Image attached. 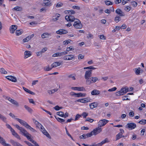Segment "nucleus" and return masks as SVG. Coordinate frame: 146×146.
Masks as SVG:
<instances>
[{
    "label": "nucleus",
    "instance_id": "nucleus-1",
    "mask_svg": "<svg viewBox=\"0 0 146 146\" xmlns=\"http://www.w3.org/2000/svg\"><path fill=\"white\" fill-rule=\"evenodd\" d=\"M13 125L20 131V132L23 133V135L26 137L28 140L35 144V146L36 145V144H37L36 141L31 138V135L29 133L26 129L21 127H20L17 124H13Z\"/></svg>",
    "mask_w": 146,
    "mask_h": 146
},
{
    "label": "nucleus",
    "instance_id": "nucleus-2",
    "mask_svg": "<svg viewBox=\"0 0 146 146\" xmlns=\"http://www.w3.org/2000/svg\"><path fill=\"white\" fill-rule=\"evenodd\" d=\"M16 119L21 125L25 127L26 128L30 129L33 132H36V131L33 128H32L26 122L21 119L16 118Z\"/></svg>",
    "mask_w": 146,
    "mask_h": 146
},
{
    "label": "nucleus",
    "instance_id": "nucleus-3",
    "mask_svg": "<svg viewBox=\"0 0 146 146\" xmlns=\"http://www.w3.org/2000/svg\"><path fill=\"white\" fill-rule=\"evenodd\" d=\"M76 21L74 22L73 26L76 28L78 29H81L82 27V25L81 21L78 19H76Z\"/></svg>",
    "mask_w": 146,
    "mask_h": 146
},
{
    "label": "nucleus",
    "instance_id": "nucleus-4",
    "mask_svg": "<svg viewBox=\"0 0 146 146\" xmlns=\"http://www.w3.org/2000/svg\"><path fill=\"white\" fill-rule=\"evenodd\" d=\"M136 127L135 123H128L125 125V128L129 130H132L135 129Z\"/></svg>",
    "mask_w": 146,
    "mask_h": 146
},
{
    "label": "nucleus",
    "instance_id": "nucleus-5",
    "mask_svg": "<svg viewBox=\"0 0 146 146\" xmlns=\"http://www.w3.org/2000/svg\"><path fill=\"white\" fill-rule=\"evenodd\" d=\"M108 121L106 119H102L100 120L98 122V126L100 127L104 126L108 122Z\"/></svg>",
    "mask_w": 146,
    "mask_h": 146
},
{
    "label": "nucleus",
    "instance_id": "nucleus-6",
    "mask_svg": "<svg viewBox=\"0 0 146 146\" xmlns=\"http://www.w3.org/2000/svg\"><path fill=\"white\" fill-rule=\"evenodd\" d=\"M65 19L68 21H69L70 22H72L76 20V19L74 17L71 15L69 16L66 15L65 17Z\"/></svg>",
    "mask_w": 146,
    "mask_h": 146
},
{
    "label": "nucleus",
    "instance_id": "nucleus-7",
    "mask_svg": "<svg viewBox=\"0 0 146 146\" xmlns=\"http://www.w3.org/2000/svg\"><path fill=\"white\" fill-rule=\"evenodd\" d=\"M102 129L98 126L97 128L94 129L92 131V132L93 135H96L100 133L102 131Z\"/></svg>",
    "mask_w": 146,
    "mask_h": 146
},
{
    "label": "nucleus",
    "instance_id": "nucleus-8",
    "mask_svg": "<svg viewBox=\"0 0 146 146\" xmlns=\"http://www.w3.org/2000/svg\"><path fill=\"white\" fill-rule=\"evenodd\" d=\"M51 1V0H44L42 5L43 6L50 7L52 5Z\"/></svg>",
    "mask_w": 146,
    "mask_h": 146
},
{
    "label": "nucleus",
    "instance_id": "nucleus-9",
    "mask_svg": "<svg viewBox=\"0 0 146 146\" xmlns=\"http://www.w3.org/2000/svg\"><path fill=\"white\" fill-rule=\"evenodd\" d=\"M92 70H88L86 71L85 74L84 75V77L85 79L86 80L88 78L91 77L92 76Z\"/></svg>",
    "mask_w": 146,
    "mask_h": 146
},
{
    "label": "nucleus",
    "instance_id": "nucleus-10",
    "mask_svg": "<svg viewBox=\"0 0 146 146\" xmlns=\"http://www.w3.org/2000/svg\"><path fill=\"white\" fill-rule=\"evenodd\" d=\"M0 143L4 146H11L10 144L6 143L5 140L0 136Z\"/></svg>",
    "mask_w": 146,
    "mask_h": 146
},
{
    "label": "nucleus",
    "instance_id": "nucleus-11",
    "mask_svg": "<svg viewBox=\"0 0 146 146\" xmlns=\"http://www.w3.org/2000/svg\"><path fill=\"white\" fill-rule=\"evenodd\" d=\"M68 33L67 31L64 29H60L56 32V34L59 35L66 34Z\"/></svg>",
    "mask_w": 146,
    "mask_h": 146
},
{
    "label": "nucleus",
    "instance_id": "nucleus-12",
    "mask_svg": "<svg viewBox=\"0 0 146 146\" xmlns=\"http://www.w3.org/2000/svg\"><path fill=\"white\" fill-rule=\"evenodd\" d=\"M74 58L73 55H69L65 56L63 57V59L64 60H71Z\"/></svg>",
    "mask_w": 146,
    "mask_h": 146
},
{
    "label": "nucleus",
    "instance_id": "nucleus-13",
    "mask_svg": "<svg viewBox=\"0 0 146 146\" xmlns=\"http://www.w3.org/2000/svg\"><path fill=\"white\" fill-rule=\"evenodd\" d=\"M71 89L74 90H78L80 91H85L86 90L85 88L83 87H72Z\"/></svg>",
    "mask_w": 146,
    "mask_h": 146
},
{
    "label": "nucleus",
    "instance_id": "nucleus-14",
    "mask_svg": "<svg viewBox=\"0 0 146 146\" xmlns=\"http://www.w3.org/2000/svg\"><path fill=\"white\" fill-rule=\"evenodd\" d=\"M10 142L13 146H23L19 142L15 141L13 139L10 140Z\"/></svg>",
    "mask_w": 146,
    "mask_h": 146
},
{
    "label": "nucleus",
    "instance_id": "nucleus-15",
    "mask_svg": "<svg viewBox=\"0 0 146 146\" xmlns=\"http://www.w3.org/2000/svg\"><path fill=\"white\" fill-rule=\"evenodd\" d=\"M17 26L16 25H12L10 27V33H13L15 32V31L17 29Z\"/></svg>",
    "mask_w": 146,
    "mask_h": 146
},
{
    "label": "nucleus",
    "instance_id": "nucleus-16",
    "mask_svg": "<svg viewBox=\"0 0 146 146\" xmlns=\"http://www.w3.org/2000/svg\"><path fill=\"white\" fill-rule=\"evenodd\" d=\"M110 142L108 138H106L104 140H103L100 143L97 144V146H101L103 144L106 143H108Z\"/></svg>",
    "mask_w": 146,
    "mask_h": 146
},
{
    "label": "nucleus",
    "instance_id": "nucleus-17",
    "mask_svg": "<svg viewBox=\"0 0 146 146\" xmlns=\"http://www.w3.org/2000/svg\"><path fill=\"white\" fill-rule=\"evenodd\" d=\"M24 59H26L32 55L31 52L29 51H25L24 52Z\"/></svg>",
    "mask_w": 146,
    "mask_h": 146
},
{
    "label": "nucleus",
    "instance_id": "nucleus-18",
    "mask_svg": "<svg viewBox=\"0 0 146 146\" xmlns=\"http://www.w3.org/2000/svg\"><path fill=\"white\" fill-rule=\"evenodd\" d=\"M100 93V91L96 89H94L91 92V94L92 95H99Z\"/></svg>",
    "mask_w": 146,
    "mask_h": 146
},
{
    "label": "nucleus",
    "instance_id": "nucleus-19",
    "mask_svg": "<svg viewBox=\"0 0 146 146\" xmlns=\"http://www.w3.org/2000/svg\"><path fill=\"white\" fill-rule=\"evenodd\" d=\"M34 36V34H32L30 36H28L26 38H24L23 39V42H27L29 40H30Z\"/></svg>",
    "mask_w": 146,
    "mask_h": 146
},
{
    "label": "nucleus",
    "instance_id": "nucleus-20",
    "mask_svg": "<svg viewBox=\"0 0 146 146\" xmlns=\"http://www.w3.org/2000/svg\"><path fill=\"white\" fill-rule=\"evenodd\" d=\"M115 12L117 14L119 15L120 17L124 16L125 15L124 13L120 9H118L115 11Z\"/></svg>",
    "mask_w": 146,
    "mask_h": 146
},
{
    "label": "nucleus",
    "instance_id": "nucleus-21",
    "mask_svg": "<svg viewBox=\"0 0 146 146\" xmlns=\"http://www.w3.org/2000/svg\"><path fill=\"white\" fill-rule=\"evenodd\" d=\"M98 105V102H94L90 104L89 106L90 107V108L91 109H93L94 108L96 107Z\"/></svg>",
    "mask_w": 146,
    "mask_h": 146
},
{
    "label": "nucleus",
    "instance_id": "nucleus-22",
    "mask_svg": "<svg viewBox=\"0 0 146 146\" xmlns=\"http://www.w3.org/2000/svg\"><path fill=\"white\" fill-rule=\"evenodd\" d=\"M86 83L87 85H90L94 83L93 82V80L91 77L88 78V79H86Z\"/></svg>",
    "mask_w": 146,
    "mask_h": 146
},
{
    "label": "nucleus",
    "instance_id": "nucleus-23",
    "mask_svg": "<svg viewBox=\"0 0 146 146\" xmlns=\"http://www.w3.org/2000/svg\"><path fill=\"white\" fill-rule=\"evenodd\" d=\"M23 88L24 91L28 93L31 95H34L35 94V93L34 92L30 91L28 89L25 88V87H23Z\"/></svg>",
    "mask_w": 146,
    "mask_h": 146
},
{
    "label": "nucleus",
    "instance_id": "nucleus-24",
    "mask_svg": "<svg viewBox=\"0 0 146 146\" xmlns=\"http://www.w3.org/2000/svg\"><path fill=\"white\" fill-rule=\"evenodd\" d=\"M134 70L136 75H140L141 73V68L140 67H139L137 68H135L134 69Z\"/></svg>",
    "mask_w": 146,
    "mask_h": 146
},
{
    "label": "nucleus",
    "instance_id": "nucleus-25",
    "mask_svg": "<svg viewBox=\"0 0 146 146\" xmlns=\"http://www.w3.org/2000/svg\"><path fill=\"white\" fill-rule=\"evenodd\" d=\"M51 34L48 33H43L41 35V37L42 38H48L49 36H50Z\"/></svg>",
    "mask_w": 146,
    "mask_h": 146
},
{
    "label": "nucleus",
    "instance_id": "nucleus-26",
    "mask_svg": "<svg viewBox=\"0 0 146 146\" xmlns=\"http://www.w3.org/2000/svg\"><path fill=\"white\" fill-rule=\"evenodd\" d=\"M42 132L49 139H51L50 136L45 129L43 130L42 131Z\"/></svg>",
    "mask_w": 146,
    "mask_h": 146
},
{
    "label": "nucleus",
    "instance_id": "nucleus-27",
    "mask_svg": "<svg viewBox=\"0 0 146 146\" xmlns=\"http://www.w3.org/2000/svg\"><path fill=\"white\" fill-rule=\"evenodd\" d=\"M122 135L123 134L119 133L116 136V139L115 141H117L119 139L122 137H124V136H123Z\"/></svg>",
    "mask_w": 146,
    "mask_h": 146
},
{
    "label": "nucleus",
    "instance_id": "nucleus-28",
    "mask_svg": "<svg viewBox=\"0 0 146 146\" xmlns=\"http://www.w3.org/2000/svg\"><path fill=\"white\" fill-rule=\"evenodd\" d=\"M24 107L26 109L29 113H32L33 111L32 109L27 105L24 106Z\"/></svg>",
    "mask_w": 146,
    "mask_h": 146
},
{
    "label": "nucleus",
    "instance_id": "nucleus-29",
    "mask_svg": "<svg viewBox=\"0 0 146 146\" xmlns=\"http://www.w3.org/2000/svg\"><path fill=\"white\" fill-rule=\"evenodd\" d=\"M23 32V31L22 29H20L19 30H17L16 31L15 33L17 36L19 35H21Z\"/></svg>",
    "mask_w": 146,
    "mask_h": 146
},
{
    "label": "nucleus",
    "instance_id": "nucleus-30",
    "mask_svg": "<svg viewBox=\"0 0 146 146\" xmlns=\"http://www.w3.org/2000/svg\"><path fill=\"white\" fill-rule=\"evenodd\" d=\"M58 90V89L57 88L51 90H48V92L49 94H51L54 93L55 92H57Z\"/></svg>",
    "mask_w": 146,
    "mask_h": 146
},
{
    "label": "nucleus",
    "instance_id": "nucleus-31",
    "mask_svg": "<svg viewBox=\"0 0 146 146\" xmlns=\"http://www.w3.org/2000/svg\"><path fill=\"white\" fill-rule=\"evenodd\" d=\"M0 119L2 121H3L4 122L7 123L6 118L1 114H0Z\"/></svg>",
    "mask_w": 146,
    "mask_h": 146
},
{
    "label": "nucleus",
    "instance_id": "nucleus-32",
    "mask_svg": "<svg viewBox=\"0 0 146 146\" xmlns=\"http://www.w3.org/2000/svg\"><path fill=\"white\" fill-rule=\"evenodd\" d=\"M13 9L16 11H21L22 10V8L21 7L19 6H16L13 8Z\"/></svg>",
    "mask_w": 146,
    "mask_h": 146
},
{
    "label": "nucleus",
    "instance_id": "nucleus-33",
    "mask_svg": "<svg viewBox=\"0 0 146 146\" xmlns=\"http://www.w3.org/2000/svg\"><path fill=\"white\" fill-rule=\"evenodd\" d=\"M121 20L120 16H117L114 19V21L115 22L117 23Z\"/></svg>",
    "mask_w": 146,
    "mask_h": 146
},
{
    "label": "nucleus",
    "instance_id": "nucleus-34",
    "mask_svg": "<svg viewBox=\"0 0 146 146\" xmlns=\"http://www.w3.org/2000/svg\"><path fill=\"white\" fill-rule=\"evenodd\" d=\"M104 2L108 6L112 5L113 4V3L110 1H105Z\"/></svg>",
    "mask_w": 146,
    "mask_h": 146
},
{
    "label": "nucleus",
    "instance_id": "nucleus-35",
    "mask_svg": "<svg viewBox=\"0 0 146 146\" xmlns=\"http://www.w3.org/2000/svg\"><path fill=\"white\" fill-rule=\"evenodd\" d=\"M0 72L4 74H6L7 73V72L3 68H0Z\"/></svg>",
    "mask_w": 146,
    "mask_h": 146
},
{
    "label": "nucleus",
    "instance_id": "nucleus-36",
    "mask_svg": "<svg viewBox=\"0 0 146 146\" xmlns=\"http://www.w3.org/2000/svg\"><path fill=\"white\" fill-rule=\"evenodd\" d=\"M138 123L142 125L145 124H146V120L144 119H141L139 122Z\"/></svg>",
    "mask_w": 146,
    "mask_h": 146
},
{
    "label": "nucleus",
    "instance_id": "nucleus-37",
    "mask_svg": "<svg viewBox=\"0 0 146 146\" xmlns=\"http://www.w3.org/2000/svg\"><path fill=\"white\" fill-rule=\"evenodd\" d=\"M55 117L57 121L60 123H62L65 121V120L59 117H56L55 116Z\"/></svg>",
    "mask_w": 146,
    "mask_h": 146
},
{
    "label": "nucleus",
    "instance_id": "nucleus-38",
    "mask_svg": "<svg viewBox=\"0 0 146 146\" xmlns=\"http://www.w3.org/2000/svg\"><path fill=\"white\" fill-rule=\"evenodd\" d=\"M61 64V63L58 62H55L53 63V65L54 64V66L53 67H56L57 66H59Z\"/></svg>",
    "mask_w": 146,
    "mask_h": 146
},
{
    "label": "nucleus",
    "instance_id": "nucleus-39",
    "mask_svg": "<svg viewBox=\"0 0 146 146\" xmlns=\"http://www.w3.org/2000/svg\"><path fill=\"white\" fill-rule=\"evenodd\" d=\"M52 69V68H50L49 66H46L44 68V70L46 71H48L51 70Z\"/></svg>",
    "mask_w": 146,
    "mask_h": 146
},
{
    "label": "nucleus",
    "instance_id": "nucleus-40",
    "mask_svg": "<svg viewBox=\"0 0 146 146\" xmlns=\"http://www.w3.org/2000/svg\"><path fill=\"white\" fill-rule=\"evenodd\" d=\"M91 78H92L93 80V82L95 83L97 81H99L100 79H99L97 77H91Z\"/></svg>",
    "mask_w": 146,
    "mask_h": 146
},
{
    "label": "nucleus",
    "instance_id": "nucleus-41",
    "mask_svg": "<svg viewBox=\"0 0 146 146\" xmlns=\"http://www.w3.org/2000/svg\"><path fill=\"white\" fill-rule=\"evenodd\" d=\"M11 103L17 106H19V104L18 102L17 101L14 100H13L12 101V102Z\"/></svg>",
    "mask_w": 146,
    "mask_h": 146
},
{
    "label": "nucleus",
    "instance_id": "nucleus-42",
    "mask_svg": "<svg viewBox=\"0 0 146 146\" xmlns=\"http://www.w3.org/2000/svg\"><path fill=\"white\" fill-rule=\"evenodd\" d=\"M63 5V4L61 2L58 3L56 6V7H62Z\"/></svg>",
    "mask_w": 146,
    "mask_h": 146
},
{
    "label": "nucleus",
    "instance_id": "nucleus-43",
    "mask_svg": "<svg viewBox=\"0 0 146 146\" xmlns=\"http://www.w3.org/2000/svg\"><path fill=\"white\" fill-rule=\"evenodd\" d=\"M11 79V81L12 82H15L17 81L16 78L14 76H12Z\"/></svg>",
    "mask_w": 146,
    "mask_h": 146
},
{
    "label": "nucleus",
    "instance_id": "nucleus-44",
    "mask_svg": "<svg viewBox=\"0 0 146 146\" xmlns=\"http://www.w3.org/2000/svg\"><path fill=\"white\" fill-rule=\"evenodd\" d=\"M57 114L62 117L64 116V112L62 111H60L57 112Z\"/></svg>",
    "mask_w": 146,
    "mask_h": 146
},
{
    "label": "nucleus",
    "instance_id": "nucleus-45",
    "mask_svg": "<svg viewBox=\"0 0 146 146\" xmlns=\"http://www.w3.org/2000/svg\"><path fill=\"white\" fill-rule=\"evenodd\" d=\"M131 5L133 7H136L137 5V2L135 1H132L131 2Z\"/></svg>",
    "mask_w": 146,
    "mask_h": 146
},
{
    "label": "nucleus",
    "instance_id": "nucleus-46",
    "mask_svg": "<svg viewBox=\"0 0 146 146\" xmlns=\"http://www.w3.org/2000/svg\"><path fill=\"white\" fill-rule=\"evenodd\" d=\"M70 41L71 40L70 39L65 40L63 42V44L64 45H66L70 43Z\"/></svg>",
    "mask_w": 146,
    "mask_h": 146
},
{
    "label": "nucleus",
    "instance_id": "nucleus-47",
    "mask_svg": "<svg viewBox=\"0 0 146 146\" xmlns=\"http://www.w3.org/2000/svg\"><path fill=\"white\" fill-rule=\"evenodd\" d=\"M93 135V133L92 132V131L90 133H87L86 134V137H90L92 136Z\"/></svg>",
    "mask_w": 146,
    "mask_h": 146
},
{
    "label": "nucleus",
    "instance_id": "nucleus-48",
    "mask_svg": "<svg viewBox=\"0 0 146 146\" xmlns=\"http://www.w3.org/2000/svg\"><path fill=\"white\" fill-rule=\"evenodd\" d=\"M94 121V120L93 119H91L89 117L87 118L86 120V121H88L90 123H92Z\"/></svg>",
    "mask_w": 146,
    "mask_h": 146
},
{
    "label": "nucleus",
    "instance_id": "nucleus-49",
    "mask_svg": "<svg viewBox=\"0 0 146 146\" xmlns=\"http://www.w3.org/2000/svg\"><path fill=\"white\" fill-rule=\"evenodd\" d=\"M88 113L86 112H84L82 114V115L83 116L84 118H86V117L88 115Z\"/></svg>",
    "mask_w": 146,
    "mask_h": 146
},
{
    "label": "nucleus",
    "instance_id": "nucleus-50",
    "mask_svg": "<svg viewBox=\"0 0 146 146\" xmlns=\"http://www.w3.org/2000/svg\"><path fill=\"white\" fill-rule=\"evenodd\" d=\"M60 56L59 52L56 53L52 55V56L53 57H56L57 56Z\"/></svg>",
    "mask_w": 146,
    "mask_h": 146
},
{
    "label": "nucleus",
    "instance_id": "nucleus-51",
    "mask_svg": "<svg viewBox=\"0 0 146 146\" xmlns=\"http://www.w3.org/2000/svg\"><path fill=\"white\" fill-rule=\"evenodd\" d=\"M129 115L131 117H132L134 116V113L132 110L130 111L129 114Z\"/></svg>",
    "mask_w": 146,
    "mask_h": 146
},
{
    "label": "nucleus",
    "instance_id": "nucleus-52",
    "mask_svg": "<svg viewBox=\"0 0 146 146\" xmlns=\"http://www.w3.org/2000/svg\"><path fill=\"white\" fill-rule=\"evenodd\" d=\"M124 88H122L120 90V91H121V93L122 94V95H124V94L126 93V92H125Z\"/></svg>",
    "mask_w": 146,
    "mask_h": 146
},
{
    "label": "nucleus",
    "instance_id": "nucleus-53",
    "mask_svg": "<svg viewBox=\"0 0 146 146\" xmlns=\"http://www.w3.org/2000/svg\"><path fill=\"white\" fill-rule=\"evenodd\" d=\"M81 116V115H79V114H77L76 116V117L74 120V121H76Z\"/></svg>",
    "mask_w": 146,
    "mask_h": 146
},
{
    "label": "nucleus",
    "instance_id": "nucleus-54",
    "mask_svg": "<svg viewBox=\"0 0 146 146\" xmlns=\"http://www.w3.org/2000/svg\"><path fill=\"white\" fill-rule=\"evenodd\" d=\"M68 77L69 78H72L73 80H76V78L75 76H73V74H71L69 75Z\"/></svg>",
    "mask_w": 146,
    "mask_h": 146
},
{
    "label": "nucleus",
    "instance_id": "nucleus-55",
    "mask_svg": "<svg viewBox=\"0 0 146 146\" xmlns=\"http://www.w3.org/2000/svg\"><path fill=\"white\" fill-rule=\"evenodd\" d=\"M117 89V88L115 87H114L112 88L109 89L108 91L111 92L115 91Z\"/></svg>",
    "mask_w": 146,
    "mask_h": 146
},
{
    "label": "nucleus",
    "instance_id": "nucleus-56",
    "mask_svg": "<svg viewBox=\"0 0 146 146\" xmlns=\"http://www.w3.org/2000/svg\"><path fill=\"white\" fill-rule=\"evenodd\" d=\"M62 108V107H60L59 106H56L54 108V109L55 110L58 111L60 109Z\"/></svg>",
    "mask_w": 146,
    "mask_h": 146
},
{
    "label": "nucleus",
    "instance_id": "nucleus-57",
    "mask_svg": "<svg viewBox=\"0 0 146 146\" xmlns=\"http://www.w3.org/2000/svg\"><path fill=\"white\" fill-rule=\"evenodd\" d=\"M46 9L45 7H43L40 10V12H42L43 11L44 12H46Z\"/></svg>",
    "mask_w": 146,
    "mask_h": 146
},
{
    "label": "nucleus",
    "instance_id": "nucleus-58",
    "mask_svg": "<svg viewBox=\"0 0 146 146\" xmlns=\"http://www.w3.org/2000/svg\"><path fill=\"white\" fill-rule=\"evenodd\" d=\"M24 142L25 143H26L29 146H34L33 145H32L31 143H30L28 141H25Z\"/></svg>",
    "mask_w": 146,
    "mask_h": 146
},
{
    "label": "nucleus",
    "instance_id": "nucleus-59",
    "mask_svg": "<svg viewBox=\"0 0 146 146\" xmlns=\"http://www.w3.org/2000/svg\"><path fill=\"white\" fill-rule=\"evenodd\" d=\"M73 50L74 48H72V46H70L69 47H68L66 48V50L67 51H69Z\"/></svg>",
    "mask_w": 146,
    "mask_h": 146
},
{
    "label": "nucleus",
    "instance_id": "nucleus-60",
    "mask_svg": "<svg viewBox=\"0 0 146 146\" xmlns=\"http://www.w3.org/2000/svg\"><path fill=\"white\" fill-rule=\"evenodd\" d=\"M79 137L81 139H85L87 138L85 134H83L82 135L80 136Z\"/></svg>",
    "mask_w": 146,
    "mask_h": 146
},
{
    "label": "nucleus",
    "instance_id": "nucleus-61",
    "mask_svg": "<svg viewBox=\"0 0 146 146\" xmlns=\"http://www.w3.org/2000/svg\"><path fill=\"white\" fill-rule=\"evenodd\" d=\"M5 98L7 100L11 102L13 99H11V98L8 96H6Z\"/></svg>",
    "mask_w": 146,
    "mask_h": 146
},
{
    "label": "nucleus",
    "instance_id": "nucleus-62",
    "mask_svg": "<svg viewBox=\"0 0 146 146\" xmlns=\"http://www.w3.org/2000/svg\"><path fill=\"white\" fill-rule=\"evenodd\" d=\"M29 101L30 103L33 104L35 105V103L33 100L32 99H29Z\"/></svg>",
    "mask_w": 146,
    "mask_h": 146
},
{
    "label": "nucleus",
    "instance_id": "nucleus-63",
    "mask_svg": "<svg viewBox=\"0 0 146 146\" xmlns=\"http://www.w3.org/2000/svg\"><path fill=\"white\" fill-rule=\"evenodd\" d=\"M84 99L85 100V101L86 103L90 102L91 99L89 98H84Z\"/></svg>",
    "mask_w": 146,
    "mask_h": 146
},
{
    "label": "nucleus",
    "instance_id": "nucleus-64",
    "mask_svg": "<svg viewBox=\"0 0 146 146\" xmlns=\"http://www.w3.org/2000/svg\"><path fill=\"white\" fill-rule=\"evenodd\" d=\"M130 9L131 7H130L129 6H128L125 7V10L127 12H128L130 10Z\"/></svg>",
    "mask_w": 146,
    "mask_h": 146
}]
</instances>
